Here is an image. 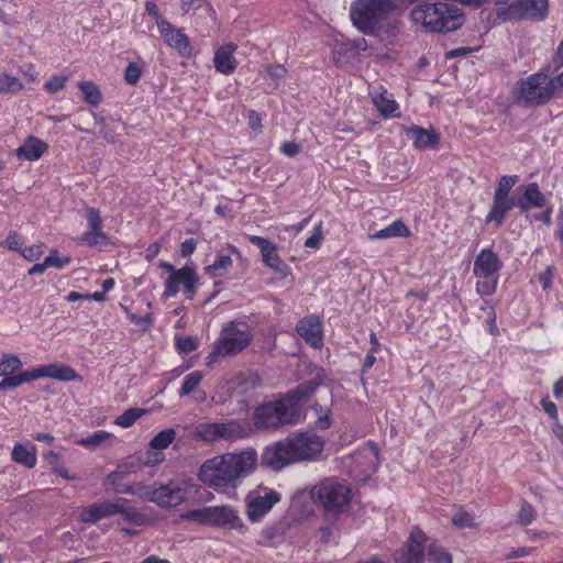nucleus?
Instances as JSON below:
<instances>
[{
  "mask_svg": "<svg viewBox=\"0 0 563 563\" xmlns=\"http://www.w3.org/2000/svg\"><path fill=\"white\" fill-rule=\"evenodd\" d=\"M543 410L555 421L559 420L558 408L553 401L542 399L541 401Z\"/></svg>",
  "mask_w": 563,
  "mask_h": 563,
  "instance_id": "64",
  "label": "nucleus"
},
{
  "mask_svg": "<svg viewBox=\"0 0 563 563\" xmlns=\"http://www.w3.org/2000/svg\"><path fill=\"white\" fill-rule=\"evenodd\" d=\"M23 88L22 82L14 76L0 74V93H14Z\"/></svg>",
  "mask_w": 563,
  "mask_h": 563,
  "instance_id": "42",
  "label": "nucleus"
},
{
  "mask_svg": "<svg viewBox=\"0 0 563 563\" xmlns=\"http://www.w3.org/2000/svg\"><path fill=\"white\" fill-rule=\"evenodd\" d=\"M180 517L184 520L207 526L228 528L240 533H244L246 531V526L240 517L239 510L229 505L205 506L188 510Z\"/></svg>",
  "mask_w": 563,
  "mask_h": 563,
  "instance_id": "8",
  "label": "nucleus"
},
{
  "mask_svg": "<svg viewBox=\"0 0 563 563\" xmlns=\"http://www.w3.org/2000/svg\"><path fill=\"white\" fill-rule=\"evenodd\" d=\"M140 462L146 466H155L165 460V454L158 450L151 449L144 452L140 457Z\"/></svg>",
  "mask_w": 563,
  "mask_h": 563,
  "instance_id": "47",
  "label": "nucleus"
},
{
  "mask_svg": "<svg viewBox=\"0 0 563 563\" xmlns=\"http://www.w3.org/2000/svg\"><path fill=\"white\" fill-rule=\"evenodd\" d=\"M34 379H37L35 368L31 371H24L20 374H9L8 376L3 377V379L0 382V391L14 389L21 386L22 384L29 383Z\"/></svg>",
  "mask_w": 563,
  "mask_h": 563,
  "instance_id": "31",
  "label": "nucleus"
},
{
  "mask_svg": "<svg viewBox=\"0 0 563 563\" xmlns=\"http://www.w3.org/2000/svg\"><path fill=\"white\" fill-rule=\"evenodd\" d=\"M128 318L130 321L134 322L135 324H139L143 331H146L151 328L153 323V317L151 313H146L143 317H140L135 313L130 312L128 314Z\"/></svg>",
  "mask_w": 563,
  "mask_h": 563,
  "instance_id": "56",
  "label": "nucleus"
},
{
  "mask_svg": "<svg viewBox=\"0 0 563 563\" xmlns=\"http://www.w3.org/2000/svg\"><path fill=\"white\" fill-rule=\"evenodd\" d=\"M78 88L84 96V101L90 106H98L102 101V95L99 88L92 81H79Z\"/></svg>",
  "mask_w": 563,
  "mask_h": 563,
  "instance_id": "36",
  "label": "nucleus"
},
{
  "mask_svg": "<svg viewBox=\"0 0 563 563\" xmlns=\"http://www.w3.org/2000/svg\"><path fill=\"white\" fill-rule=\"evenodd\" d=\"M159 33L165 43L181 55H188L191 46L189 38L181 31L176 30L169 22L159 23Z\"/></svg>",
  "mask_w": 563,
  "mask_h": 563,
  "instance_id": "20",
  "label": "nucleus"
},
{
  "mask_svg": "<svg viewBox=\"0 0 563 563\" xmlns=\"http://www.w3.org/2000/svg\"><path fill=\"white\" fill-rule=\"evenodd\" d=\"M452 523L461 529L475 527L474 518L465 510L456 511L452 517Z\"/></svg>",
  "mask_w": 563,
  "mask_h": 563,
  "instance_id": "50",
  "label": "nucleus"
},
{
  "mask_svg": "<svg viewBox=\"0 0 563 563\" xmlns=\"http://www.w3.org/2000/svg\"><path fill=\"white\" fill-rule=\"evenodd\" d=\"M88 227H102V219L98 209L89 208L87 211Z\"/></svg>",
  "mask_w": 563,
  "mask_h": 563,
  "instance_id": "60",
  "label": "nucleus"
},
{
  "mask_svg": "<svg viewBox=\"0 0 563 563\" xmlns=\"http://www.w3.org/2000/svg\"><path fill=\"white\" fill-rule=\"evenodd\" d=\"M475 291L482 298L493 296L496 292L499 276L476 277Z\"/></svg>",
  "mask_w": 563,
  "mask_h": 563,
  "instance_id": "38",
  "label": "nucleus"
},
{
  "mask_svg": "<svg viewBox=\"0 0 563 563\" xmlns=\"http://www.w3.org/2000/svg\"><path fill=\"white\" fill-rule=\"evenodd\" d=\"M247 240L261 250L263 263L282 277L289 274V266L278 254L277 245L258 235H247Z\"/></svg>",
  "mask_w": 563,
  "mask_h": 563,
  "instance_id": "13",
  "label": "nucleus"
},
{
  "mask_svg": "<svg viewBox=\"0 0 563 563\" xmlns=\"http://www.w3.org/2000/svg\"><path fill=\"white\" fill-rule=\"evenodd\" d=\"M525 19L543 20L548 15V0H518Z\"/></svg>",
  "mask_w": 563,
  "mask_h": 563,
  "instance_id": "29",
  "label": "nucleus"
},
{
  "mask_svg": "<svg viewBox=\"0 0 563 563\" xmlns=\"http://www.w3.org/2000/svg\"><path fill=\"white\" fill-rule=\"evenodd\" d=\"M130 473V471L128 470V467L125 465H120L118 466V468L110 473L108 476H107V482L111 485H113L114 487V490L117 493H121V494H132V495H137L139 497L143 498L144 500H148V495L152 490H154V485L153 486H145V485H142V484H136V485H121L119 482L121 478H123L124 476H126L128 474Z\"/></svg>",
  "mask_w": 563,
  "mask_h": 563,
  "instance_id": "17",
  "label": "nucleus"
},
{
  "mask_svg": "<svg viewBox=\"0 0 563 563\" xmlns=\"http://www.w3.org/2000/svg\"><path fill=\"white\" fill-rule=\"evenodd\" d=\"M504 264L499 256L490 249H483L474 261L473 274L475 277L499 276Z\"/></svg>",
  "mask_w": 563,
  "mask_h": 563,
  "instance_id": "15",
  "label": "nucleus"
},
{
  "mask_svg": "<svg viewBox=\"0 0 563 563\" xmlns=\"http://www.w3.org/2000/svg\"><path fill=\"white\" fill-rule=\"evenodd\" d=\"M319 384L307 380L287 391L280 399L265 402L254 410V424L257 429H278L296 423L300 416V404L307 400Z\"/></svg>",
  "mask_w": 563,
  "mask_h": 563,
  "instance_id": "3",
  "label": "nucleus"
},
{
  "mask_svg": "<svg viewBox=\"0 0 563 563\" xmlns=\"http://www.w3.org/2000/svg\"><path fill=\"white\" fill-rule=\"evenodd\" d=\"M280 152L287 157H295L300 152V145L296 142H285L280 146Z\"/></svg>",
  "mask_w": 563,
  "mask_h": 563,
  "instance_id": "58",
  "label": "nucleus"
},
{
  "mask_svg": "<svg viewBox=\"0 0 563 563\" xmlns=\"http://www.w3.org/2000/svg\"><path fill=\"white\" fill-rule=\"evenodd\" d=\"M394 0H354L350 5L352 24L363 34L377 35L397 30V22L390 18L396 10Z\"/></svg>",
  "mask_w": 563,
  "mask_h": 563,
  "instance_id": "5",
  "label": "nucleus"
},
{
  "mask_svg": "<svg viewBox=\"0 0 563 563\" xmlns=\"http://www.w3.org/2000/svg\"><path fill=\"white\" fill-rule=\"evenodd\" d=\"M117 512L118 500L95 503L81 509L79 519L84 523H96L101 519L117 515Z\"/></svg>",
  "mask_w": 563,
  "mask_h": 563,
  "instance_id": "19",
  "label": "nucleus"
},
{
  "mask_svg": "<svg viewBox=\"0 0 563 563\" xmlns=\"http://www.w3.org/2000/svg\"><path fill=\"white\" fill-rule=\"evenodd\" d=\"M22 367V362L19 356L10 353H4L0 361V376H8L15 374Z\"/></svg>",
  "mask_w": 563,
  "mask_h": 563,
  "instance_id": "39",
  "label": "nucleus"
},
{
  "mask_svg": "<svg viewBox=\"0 0 563 563\" xmlns=\"http://www.w3.org/2000/svg\"><path fill=\"white\" fill-rule=\"evenodd\" d=\"M170 275L175 278L178 285H184L185 283L190 282V279L196 275V273L190 266L185 265L184 267H181L178 271H175Z\"/></svg>",
  "mask_w": 563,
  "mask_h": 563,
  "instance_id": "52",
  "label": "nucleus"
},
{
  "mask_svg": "<svg viewBox=\"0 0 563 563\" xmlns=\"http://www.w3.org/2000/svg\"><path fill=\"white\" fill-rule=\"evenodd\" d=\"M188 496V485L184 481H169L166 484H154V490L148 495V501L161 507H176Z\"/></svg>",
  "mask_w": 563,
  "mask_h": 563,
  "instance_id": "12",
  "label": "nucleus"
},
{
  "mask_svg": "<svg viewBox=\"0 0 563 563\" xmlns=\"http://www.w3.org/2000/svg\"><path fill=\"white\" fill-rule=\"evenodd\" d=\"M412 25L418 30L448 33L460 29L464 23L463 12L454 4L418 0L409 13Z\"/></svg>",
  "mask_w": 563,
  "mask_h": 563,
  "instance_id": "4",
  "label": "nucleus"
},
{
  "mask_svg": "<svg viewBox=\"0 0 563 563\" xmlns=\"http://www.w3.org/2000/svg\"><path fill=\"white\" fill-rule=\"evenodd\" d=\"M247 435L246 427L239 420L202 422L195 427L192 437L205 443L234 441Z\"/></svg>",
  "mask_w": 563,
  "mask_h": 563,
  "instance_id": "10",
  "label": "nucleus"
},
{
  "mask_svg": "<svg viewBox=\"0 0 563 563\" xmlns=\"http://www.w3.org/2000/svg\"><path fill=\"white\" fill-rule=\"evenodd\" d=\"M43 253V246L41 244H35L29 247H23L21 250V255L27 261L37 260Z\"/></svg>",
  "mask_w": 563,
  "mask_h": 563,
  "instance_id": "57",
  "label": "nucleus"
},
{
  "mask_svg": "<svg viewBox=\"0 0 563 563\" xmlns=\"http://www.w3.org/2000/svg\"><path fill=\"white\" fill-rule=\"evenodd\" d=\"M142 73V66L137 63L131 62L125 68L124 79L129 85H136L140 81Z\"/></svg>",
  "mask_w": 563,
  "mask_h": 563,
  "instance_id": "49",
  "label": "nucleus"
},
{
  "mask_svg": "<svg viewBox=\"0 0 563 563\" xmlns=\"http://www.w3.org/2000/svg\"><path fill=\"white\" fill-rule=\"evenodd\" d=\"M297 333L312 347L319 349L323 343V327L320 318L310 316L298 321Z\"/></svg>",
  "mask_w": 563,
  "mask_h": 563,
  "instance_id": "16",
  "label": "nucleus"
},
{
  "mask_svg": "<svg viewBox=\"0 0 563 563\" xmlns=\"http://www.w3.org/2000/svg\"><path fill=\"white\" fill-rule=\"evenodd\" d=\"M7 245L10 250L21 253L22 242L20 235L16 232H11L7 238Z\"/></svg>",
  "mask_w": 563,
  "mask_h": 563,
  "instance_id": "63",
  "label": "nucleus"
},
{
  "mask_svg": "<svg viewBox=\"0 0 563 563\" xmlns=\"http://www.w3.org/2000/svg\"><path fill=\"white\" fill-rule=\"evenodd\" d=\"M197 243L195 239H186L180 245V255L183 257L190 256L196 250Z\"/></svg>",
  "mask_w": 563,
  "mask_h": 563,
  "instance_id": "62",
  "label": "nucleus"
},
{
  "mask_svg": "<svg viewBox=\"0 0 563 563\" xmlns=\"http://www.w3.org/2000/svg\"><path fill=\"white\" fill-rule=\"evenodd\" d=\"M495 13L497 19H499L501 22L525 19L519 1H514L509 4L506 3L501 7H497Z\"/></svg>",
  "mask_w": 563,
  "mask_h": 563,
  "instance_id": "32",
  "label": "nucleus"
},
{
  "mask_svg": "<svg viewBox=\"0 0 563 563\" xmlns=\"http://www.w3.org/2000/svg\"><path fill=\"white\" fill-rule=\"evenodd\" d=\"M107 239L108 236L106 233L85 232L81 238V241L89 246H96L104 243Z\"/></svg>",
  "mask_w": 563,
  "mask_h": 563,
  "instance_id": "55",
  "label": "nucleus"
},
{
  "mask_svg": "<svg viewBox=\"0 0 563 563\" xmlns=\"http://www.w3.org/2000/svg\"><path fill=\"white\" fill-rule=\"evenodd\" d=\"M257 465V454L249 449L229 452L205 461L199 467L198 477L208 487L229 497H236V487Z\"/></svg>",
  "mask_w": 563,
  "mask_h": 563,
  "instance_id": "1",
  "label": "nucleus"
},
{
  "mask_svg": "<svg viewBox=\"0 0 563 563\" xmlns=\"http://www.w3.org/2000/svg\"><path fill=\"white\" fill-rule=\"evenodd\" d=\"M111 434L104 430H99L95 432L93 434L81 439L78 443L86 446V448H96L107 440H109Z\"/></svg>",
  "mask_w": 563,
  "mask_h": 563,
  "instance_id": "46",
  "label": "nucleus"
},
{
  "mask_svg": "<svg viewBox=\"0 0 563 563\" xmlns=\"http://www.w3.org/2000/svg\"><path fill=\"white\" fill-rule=\"evenodd\" d=\"M67 81V77L65 76H53L45 84V89L49 93H56L64 89Z\"/></svg>",
  "mask_w": 563,
  "mask_h": 563,
  "instance_id": "53",
  "label": "nucleus"
},
{
  "mask_svg": "<svg viewBox=\"0 0 563 563\" xmlns=\"http://www.w3.org/2000/svg\"><path fill=\"white\" fill-rule=\"evenodd\" d=\"M515 89L518 100L528 106L545 104L555 95L551 77L544 71L520 79Z\"/></svg>",
  "mask_w": 563,
  "mask_h": 563,
  "instance_id": "9",
  "label": "nucleus"
},
{
  "mask_svg": "<svg viewBox=\"0 0 563 563\" xmlns=\"http://www.w3.org/2000/svg\"><path fill=\"white\" fill-rule=\"evenodd\" d=\"M47 147L48 145L44 141L35 136H29L25 142L15 150V156L19 159L37 161Z\"/></svg>",
  "mask_w": 563,
  "mask_h": 563,
  "instance_id": "22",
  "label": "nucleus"
},
{
  "mask_svg": "<svg viewBox=\"0 0 563 563\" xmlns=\"http://www.w3.org/2000/svg\"><path fill=\"white\" fill-rule=\"evenodd\" d=\"M179 290V285L175 280V278L169 275L165 282L164 296L166 298L174 297Z\"/></svg>",
  "mask_w": 563,
  "mask_h": 563,
  "instance_id": "59",
  "label": "nucleus"
},
{
  "mask_svg": "<svg viewBox=\"0 0 563 563\" xmlns=\"http://www.w3.org/2000/svg\"><path fill=\"white\" fill-rule=\"evenodd\" d=\"M406 134L412 139L417 148L432 147L439 142L437 133L416 125L408 128Z\"/></svg>",
  "mask_w": 563,
  "mask_h": 563,
  "instance_id": "27",
  "label": "nucleus"
},
{
  "mask_svg": "<svg viewBox=\"0 0 563 563\" xmlns=\"http://www.w3.org/2000/svg\"><path fill=\"white\" fill-rule=\"evenodd\" d=\"M428 558L433 563H452L451 554L434 543L428 548Z\"/></svg>",
  "mask_w": 563,
  "mask_h": 563,
  "instance_id": "45",
  "label": "nucleus"
},
{
  "mask_svg": "<svg viewBox=\"0 0 563 563\" xmlns=\"http://www.w3.org/2000/svg\"><path fill=\"white\" fill-rule=\"evenodd\" d=\"M146 410L140 408H130L115 419V424L122 428H130Z\"/></svg>",
  "mask_w": 563,
  "mask_h": 563,
  "instance_id": "41",
  "label": "nucleus"
},
{
  "mask_svg": "<svg viewBox=\"0 0 563 563\" xmlns=\"http://www.w3.org/2000/svg\"><path fill=\"white\" fill-rule=\"evenodd\" d=\"M231 266V256L219 254L216 256L214 262L205 268V272L212 278L222 277Z\"/></svg>",
  "mask_w": 563,
  "mask_h": 563,
  "instance_id": "34",
  "label": "nucleus"
},
{
  "mask_svg": "<svg viewBox=\"0 0 563 563\" xmlns=\"http://www.w3.org/2000/svg\"><path fill=\"white\" fill-rule=\"evenodd\" d=\"M202 377L203 375L200 371H195L188 374L184 378L183 385L179 389V396L184 397L195 391L199 384L201 383Z\"/></svg>",
  "mask_w": 563,
  "mask_h": 563,
  "instance_id": "40",
  "label": "nucleus"
},
{
  "mask_svg": "<svg viewBox=\"0 0 563 563\" xmlns=\"http://www.w3.org/2000/svg\"><path fill=\"white\" fill-rule=\"evenodd\" d=\"M427 537L420 529H413L405 549L394 555L395 563H422Z\"/></svg>",
  "mask_w": 563,
  "mask_h": 563,
  "instance_id": "14",
  "label": "nucleus"
},
{
  "mask_svg": "<svg viewBox=\"0 0 563 563\" xmlns=\"http://www.w3.org/2000/svg\"><path fill=\"white\" fill-rule=\"evenodd\" d=\"M11 459L18 464L33 468L37 462L36 446L31 442L26 444L16 443L13 446Z\"/></svg>",
  "mask_w": 563,
  "mask_h": 563,
  "instance_id": "25",
  "label": "nucleus"
},
{
  "mask_svg": "<svg viewBox=\"0 0 563 563\" xmlns=\"http://www.w3.org/2000/svg\"><path fill=\"white\" fill-rule=\"evenodd\" d=\"M372 100L379 113L384 117L391 115L398 109V103L393 99H388L386 91L375 92L372 96Z\"/></svg>",
  "mask_w": 563,
  "mask_h": 563,
  "instance_id": "35",
  "label": "nucleus"
},
{
  "mask_svg": "<svg viewBox=\"0 0 563 563\" xmlns=\"http://www.w3.org/2000/svg\"><path fill=\"white\" fill-rule=\"evenodd\" d=\"M252 338L251 328L245 322L234 320L225 323L207 357L208 364L242 352L251 343Z\"/></svg>",
  "mask_w": 563,
  "mask_h": 563,
  "instance_id": "7",
  "label": "nucleus"
},
{
  "mask_svg": "<svg viewBox=\"0 0 563 563\" xmlns=\"http://www.w3.org/2000/svg\"><path fill=\"white\" fill-rule=\"evenodd\" d=\"M145 10L147 12L148 15L155 18L156 20V23H157V26L159 27V23L161 22H167L166 20H164L162 18V15L159 14V10H158V7L156 5L155 2L153 1H147L145 3Z\"/></svg>",
  "mask_w": 563,
  "mask_h": 563,
  "instance_id": "61",
  "label": "nucleus"
},
{
  "mask_svg": "<svg viewBox=\"0 0 563 563\" xmlns=\"http://www.w3.org/2000/svg\"><path fill=\"white\" fill-rule=\"evenodd\" d=\"M36 378L40 377H52L60 380H73L77 377L76 372L65 365H48V366H40L35 368Z\"/></svg>",
  "mask_w": 563,
  "mask_h": 563,
  "instance_id": "28",
  "label": "nucleus"
},
{
  "mask_svg": "<svg viewBox=\"0 0 563 563\" xmlns=\"http://www.w3.org/2000/svg\"><path fill=\"white\" fill-rule=\"evenodd\" d=\"M323 449L322 437L309 431H297L266 446L262 453V464L273 471H280L290 464L316 461Z\"/></svg>",
  "mask_w": 563,
  "mask_h": 563,
  "instance_id": "2",
  "label": "nucleus"
},
{
  "mask_svg": "<svg viewBox=\"0 0 563 563\" xmlns=\"http://www.w3.org/2000/svg\"><path fill=\"white\" fill-rule=\"evenodd\" d=\"M279 500L280 495L273 489L258 487L251 490L245 497L247 519L251 522L262 520Z\"/></svg>",
  "mask_w": 563,
  "mask_h": 563,
  "instance_id": "11",
  "label": "nucleus"
},
{
  "mask_svg": "<svg viewBox=\"0 0 563 563\" xmlns=\"http://www.w3.org/2000/svg\"><path fill=\"white\" fill-rule=\"evenodd\" d=\"M236 51L235 44H225L217 48L213 57L214 68L223 75H231L238 66V62L233 55Z\"/></svg>",
  "mask_w": 563,
  "mask_h": 563,
  "instance_id": "21",
  "label": "nucleus"
},
{
  "mask_svg": "<svg viewBox=\"0 0 563 563\" xmlns=\"http://www.w3.org/2000/svg\"><path fill=\"white\" fill-rule=\"evenodd\" d=\"M516 206L517 203L514 198L494 196L492 208L485 221L495 222L499 227L503 224L506 213Z\"/></svg>",
  "mask_w": 563,
  "mask_h": 563,
  "instance_id": "24",
  "label": "nucleus"
},
{
  "mask_svg": "<svg viewBox=\"0 0 563 563\" xmlns=\"http://www.w3.org/2000/svg\"><path fill=\"white\" fill-rule=\"evenodd\" d=\"M44 460L51 466L52 471L64 479L76 481L78 478L76 475H69L68 470L64 465L62 457L57 452L48 451L44 454Z\"/></svg>",
  "mask_w": 563,
  "mask_h": 563,
  "instance_id": "33",
  "label": "nucleus"
},
{
  "mask_svg": "<svg viewBox=\"0 0 563 563\" xmlns=\"http://www.w3.org/2000/svg\"><path fill=\"white\" fill-rule=\"evenodd\" d=\"M536 517H537L536 508L528 501H526V500L522 501L521 507L517 515V522L520 523L521 526H528L531 522H533Z\"/></svg>",
  "mask_w": 563,
  "mask_h": 563,
  "instance_id": "44",
  "label": "nucleus"
},
{
  "mask_svg": "<svg viewBox=\"0 0 563 563\" xmlns=\"http://www.w3.org/2000/svg\"><path fill=\"white\" fill-rule=\"evenodd\" d=\"M47 267H56L63 268L67 264H69V257H59L58 252L56 250L52 251L48 256L45 258Z\"/></svg>",
  "mask_w": 563,
  "mask_h": 563,
  "instance_id": "54",
  "label": "nucleus"
},
{
  "mask_svg": "<svg viewBox=\"0 0 563 563\" xmlns=\"http://www.w3.org/2000/svg\"><path fill=\"white\" fill-rule=\"evenodd\" d=\"M409 235V228L405 224L404 221L397 220L388 227L369 234L368 238L369 240H384L390 238H407Z\"/></svg>",
  "mask_w": 563,
  "mask_h": 563,
  "instance_id": "30",
  "label": "nucleus"
},
{
  "mask_svg": "<svg viewBox=\"0 0 563 563\" xmlns=\"http://www.w3.org/2000/svg\"><path fill=\"white\" fill-rule=\"evenodd\" d=\"M117 515H121L123 521L134 526H143L148 521V518L145 514L134 508L131 505V501L124 498L118 499Z\"/></svg>",
  "mask_w": 563,
  "mask_h": 563,
  "instance_id": "26",
  "label": "nucleus"
},
{
  "mask_svg": "<svg viewBox=\"0 0 563 563\" xmlns=\"http://www.w3.org/2000/svg\"><path fill=\"white\" fill-rule=\"evenodd\" d=\"M175 346L180 353H191L198 347V341L192 336H176Z\"/></svg>",
  "mask_w": 563,
  "mask_h": 563,
  "instance_id": "48",
  "label": "nucleus"
},
{
  "mask_svg": "<svg viewBox=\"0 0 563 563\" xmlns=\"http://www.w3.org/2000/svg\"><path fill=\"white\" fill-rule=\"evenodd\" d=\"M176 439V431L173 428H167L159 431L151 441L150 448L154 450L167 449Z\"/></svg>",
  "mask_w": 563,
  "mask_h": 563,
  "instance_id": "37",
  "label": "nucleus"
},
{
  "mask_svg": "<svg viewBox=\"0 0 563 563\" xmlns=\"http://www.w3.org/2000/svg\"><path fill=\"white\" fill-rule=\"evenodd\" d=\"M323 240L322 223L320 222L313 228L312 235L308 236L305 241V246L308 249H318Z\"/></svg>",
  "mask_w": 563,
  "mask_h": 563,
  "instance_id": "51",
  "label": "nucleus"
},
{
  "mask_svg": "<svg viewBox=\"0 0 563 563\" xmlns=\"http://www.w3.org/2000/svg\"><path fill=\"white\" fill-rule=\"evenodd\" d=\"M518 180H519V177L517 175L503 176L498 181V185H497L494 196L510 198L509 192L512 189V187L518 183Z\"/></svg>",
  "mask_w": 563,
  "mask_h": 563,
  "instance_id": "43",
  "label": "nucleus"
},
{
  "mask_svg": "<svg viewBox=\"0 0 563 563\" xmlns=\"http://www.w3.org/2000/svg\"><path fill=\"white\" fill-rule=\"evenodd\" d=\"M379 450L374 442H367L358 448L352 459L364 475L374 473L379 464Z\"/></svg>",
  "mask_w": 563,
  "mask_h": 563,
  "instance_id": "18",
  "label": "nucleus"
},
{
  "mask_svg": "<svg viewBox=\"0 0 563 563\" xmlns=\"http://www.w3.org/2000/svg\"><path fill=\"white\" fill-rule=\"evenodd\" d=\"M544 205L545 198L536 183H531L525 187L522 197L517 202V207L522 212H526L531 208H542Z\"/></svg>",
  "mask_w": 563,
  "mask_h": 563,
  "instance_id": "23",
  "label": "nucleus"
},
{
  "mask_svg": "<svg viewBox=\"0 0 563 563\" xmlns=\"http://www.w3.org/2000/svg\"><path fill=\"white\" fill-rule=\"evenodd\" d=\"M310 495L314 503L321 505L327 516H338L349 509L352 490L344 481L330 477L316 484Z\"/></svg>",
  "mask_w": 563,
  "mask_h": 563,
  "instance_id": "6",
  "label": "nucleus"
}]
</instances>
